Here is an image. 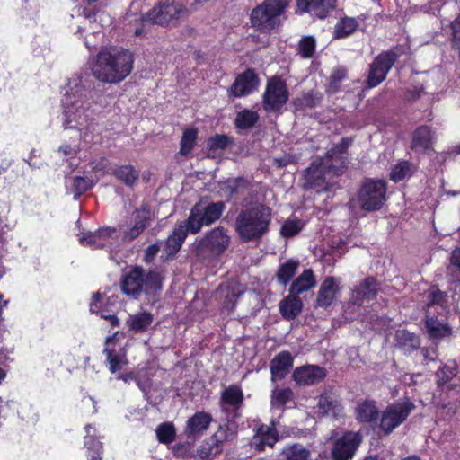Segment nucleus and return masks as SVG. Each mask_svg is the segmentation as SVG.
Masks as SVG:
<instances>
[{
    "mask_svg": "<svg viewBox=\"0 0 460 460\" xmlns=\"http://www.w3.org/2000/svg\"><path fill=\"white\" fill-rule=\"evenodd\" d=\"M97 91L81 75H73L64 87L62 99V126L66 130H75L79 140H93L92 123Z\"/></svg>",
    "mask_w": 460,
    "mask_h": 460,
    "instance_id": "nucleus-1",
    "label": "nucleus"
},
{
    "mask_svg": "<svg viewBox=\"0 0 460 460\" xmlns=\"http://www.w3.org/2000/svg\"><path fill=\"white\" fill-rule=\"evenodd\" d=\"M225 208L223 202L200 201L190 210L186 221L178 223L172 233L164 243L162 258L170 260L181 249L188 233L197 234L204 226H209L217 220Z\"/></svg>",
    "mask_w": 460,
    "mask_h": 460,
    "instance_id": "nucleus-2",
    "label": "nucleus"
},
{
    "mask_svg": "<svg viewBox=\"0 0 460 460\" xmlns=\"http://www.w3.org/2000/svg\"><path fill=\"white\" fill-rule=\"evenodd\" d=\"M134 63L133 54L119 47L102 48L93 58V75L104 84H118L129 75Z\"/></svg>",
    "mask_w": 460,
    "mask_h": 460,
    "instance_id": "nucleus-3",
    "label": "nucleus"
},
{
    "mask_svg": "<svg viewBox=\"0 0 460 460\" xmlns=\"http://www.w3.org/2000/svg\"><path fill=\"white\" fill-rule=\"evenodd\" d=\"M350 143V139L343 138L324 158L314 160L305 171V187L316 189L317 191L329 190L335 183L333 178L343 172L341 167L332 164L331 158L343 153Z\"/></svg>",
    "mask_w": 460,
    "mask_h": 460,
    "instance_id": "nucleus-4",
    "label": "nucleus"
},
{
    "mask_svg": "<svg viewBox=\"0 0 460 460\" xmlns=\"http://www.w3.org/2000/svg\"><path fill=\"white\" fill-rule=\"evenodd\" d=\"M271 221V209L262 204L242 211L236 219V231L245 241L261 237L269 230Z\"/></svg>",
    "mask_w": 460,
    "mask_h": 460,
    "instance_id": "nucleus-5",
    "label": "nucleus"
},
{
    "mask_svg": "<svg viewBox=\"0 0 460 460\" xmlns=\"http://www.w3.org/2000/svg\"><path fill=\"white\" fill-rule=\"evenodd\" d=\"M162 280L160 273L150 271L145 275L141 268L136 267L124 276L121 289L134 297L140 293L151 295L162 288Z\"/></svg>",
    "mask_w": 460,
    "mask_h": 460,
    "instance_id": "nucleus-6",
    "label": "nucleus"
},
{
    "mask_svg": "<svg viewBox=\"0 0 460 460\" xmlns=\"http://www.w3.org/2000/svg\"><path fill=\"white\" fill-rule=\"evenodd\" d=\"M189 15L186 6L177 0H161L141 17L143 23L176 25Z\"/></svg>",
    "mask_w": 460,
    "mask_h": 460,
    "instance_id": "nucleus-7",
    "label": "nucleus"
},
{
    "mask_svg": "<svg viewBox=\"0 0 460 460\" xmlns=\"http://www.w3.org/2000/svg\"><path fill=\"white\" fill-rule=\"evenodd\" d=\"M287 5V0H265L251 13L252 26L260 31L273 29L278 23L279 16L284 12Z\"/></svg>",
    "mask_w": 460,
    "mask_h": 460,
    "instance_id": "nucleus-8",
    "label": "nucleus"
},
{
    "mask_svg": "<svg viewBox=\"0 0 460 460\" xmlns=\"http://www.w3.org/2000/svg\"><path fill=\"white\" fill-rule=\"evenodd\" d=\"M386 185L382 180H367L358 192V200L363 209L375 211L385 201Z\"/></svg>",
    "mask_w": 460,
    "mask_h": 460,
    "instance_id": "nucleus-9",
    "label": "nucleus"
},
{
    "mask_svg": "<svg viewBox=\"0 0 460 460\" xmlns=\"http://www.w3.org/2000/svg\"><path fill=\"white\" fill-rule=\"evenodd\" d=\"M413 409V403L408 400L387 406L380 415V429L390 434L407 419Z\"/></svg>",
    "mask_w": 460,
    "mask_h": 460,
    "instance_id": "nucleus-10",
    "label": "nucleus"
},
{
    "mask_svg": "<svg viewBox=\"0 0 460 460\" xmlns=\"http://www.w3.org/2000/svg\"><path fill=\"white\" fill-rule=\"evenodd\" d=\"M229 237L221 227H216L206 234L197 243L196 251L199 256L218 255L226 250Z\"/></svg>",
    "mask_w": 460,
    "mask_h": 460,
    "instance_id": "nucleus-11",
    "label": "nucleus"
},
{
    "mask_svg": "<svg viewBox=\"0 0 460 460\" xmlns=\"http://www.w3.org/2000/svg\"><path fill=\"white\" fill-rule=\"evenodd\" d=\"M119 333L114 332L106 338L103 353L106 357L108 368L111 374L120 371L128 364L125 348L118 343Z\"/></svg>",
    "mask_w": 460,
    "mask_h": 460,
    "instance_id": "nucleus-12",
    "label": "nucleus"
},
{
    "mask_svg": "<svg viewBox=\"0 0 460 460\" xmlns=\"http://www.w3.org/2000/svg\"><path fill=\"white\" fill-rule=\"evenodd\" d=\"M288 100V93L284 81L279 78L269 80L263 95V107L267 111L280 109Z\"/></svg>",
    "mask_w": 460,
    "mask_h": 460,
    "instance_id": "nucleus-13",
    "label": "nucleus"
},
{
    "mask_svg": "<svg viewBox=\"0 0 460 460\" xmlns=\"http://www.w3.org/2000/svg\"><path fill=\"white\" fill-rule=\"evenodd\" d=\"M362 441L359 432H346L337 439L332 449V460H349Z\"/></svg>",
    "mask_w": 460,
    "mask_h": 460,
    "instance_id": "nucleus-14",
    "label": "nucleus"
},
{
    "mask_svg": "<svg viewBox=\"0 0 460 460\" xmlns=\"http://www.w3.org/2000/svg\"><path fill=\"white\" fill-rule=\"evenodd\" d=\"M396 55L393 52L380 54L372 63L367 84L369 87H375L383 82L396 60Z\"/></svg>",
    "mask_w": 460,
    "mask_h": 460,
    "instance_id": "nucleus-15",
    "label": "nucleus"
},
{
    "mask_svg": "<svg viewBox=\"0 0 460 460\" xmlns=\"http://www.w3.org/2000/svg\"><path fill=\"white\" fill-rule=\"evenodd\" d=\"M377 289L376 281L373 278L365 279L358 287L353 289L349 306L353 310L360 306H367L374 300Z\"/></svg>",
    "mask_w": 460,
    "mask_h": 460,
    "instance_id": "nucleus-16",
    "label": "nucleus"
},
{
    "mask_svg": "<svg viewBox=\"0 0 460 460\" xmlns=\"http://www.w3.org/2000/svg\"><path fill=\"white\" fill-rule=\"evenodd\" d=\"M340 278L327 277L320 285L316 297V305L323 308L331 306L341 290Z\"/></svg>",
    "mask_w": 460,
    "mask_h": 460,
    "instance_id": "nucleus-17",
    "label": "nucleus"
},
{
    "mask_svg": "<svg viewBox=\"0 0 460 460\" xmlns=\"http://www.w3.org/2000/svg\"><path fill=\"white\" fill-rule=\"evenodd\" d=\"M296 4L300 13H309L323 19L334 9L336 0H296Z\"/></svg>",
    "mask_w": 460,
    "mask_h": 460,
    "instance_id": "nucleus-18",
    "label": "nucleus"
},
{
    "mask_svg": "<svg viewBox=\"0 0 460 460\" xmlns=\"http://www.w3.org/2000/svg\"><path fill=\"white\" fill-rule=\"evenodd\" d=\"M258 87V78L253 71L247 70L238 75L232 86L230 93L234 97H242L252 93Z\"/></svg>",
    "mask_w": 460,
    "mask_h": 460,
    "instance_id": "nucleus-19",
    "label": "nucleus"
},
{
    "mask_svg": "<svg viewBox=\"0 0 460 460\" xmlns=\"http://www.w3.org/2000/svg\"><path fill=\"white\" fill-rule=\"evenodd\" d=\"M98 0H87V4L84 9L83 18L90 23H98L101 27L110 25L111 17L110 13L103 9V1L96 4Z\"/></svg>",
    "mask_w": 460,
    "mask_h": 460,
    "instance_id": "nucleus-20",
    "label": "nucleus"
},
{
    "mask_svg": "<svg viewBox=\"0 0 460 460\" xmlns=\"http://www.w3.org/2000/svg\"><path fill=\"white\" fill-rule=\"evenodd\" d=\"M326 376L324 368L307 365L295 369L293 372L294 380L300 385H309L323 380Z\"/></svg>",
    "mask_w": 460,
    "mask_h": 460,
    "instance_id": "nucleus-21",
    "label": "nucleus"
},
{
    "mask_svg": "<svg viewBox=\"0 0 460 460\" xmlns=\"http://www.w3.org/2000/svg\"><path fill=\"white\" fill-rule=\"evenodd\" d=\"M314 413L319 417L330 415L334 419H338L343 416V408L341 404L330 394H323L318 399Z\"/></svg>",
    "mask_w": 460,
    "mask_h": 460,
    "instance_id": "nucleus-22",
    "label": "nucleus"
},
{
    "mask_svg": "<svg viewBox=\"0 0 460 460\" xmlns=\"http://www.w3.org/2000/svg\"><path fill=\"white\" fill-rule=\"evenodd\" d=\"M84 447L88 451L89 460H101L102 443L98 439V430L94 425L87 424L84 427Z\"/></svg>",
    "mask_w": 460,
    "mask_h": 460,
    "instance_id": "nucleus-23",
    "label": "nucleus"
},
{
    "mask_svg": "<svg viewBox=\"0 0 460 460\" xmlns=\"http://www.w3.org/2000/svg\"><path fill=\"white\" fill-rule=\"evenodd\" d=\"M276 423L272 421L270 426H261L252 438V445L258 450H264L266 447H272L278 439L275 429Z\"/></svg>",
    "mask_w": 460,
    "mask_h": 460,
    "instance_id": "nucleus-24",
    "label": "nucleus"
},
{
    "mask_svg": "<svg viewBox=\"0 0 460 460\" xmlns=\"http://www.w3.org/2000/svg\"><path fill=\"white\" fill-rule=\"evenodd\" d=\"M434 141V132L430 128L422 126L418 128L413 133L411 148L418 153H423L432 148Z\"/></svg>",
    "mask_w": 460,
    "mask_h": 460,
    "instance_id": "nucleus-25",
    "label": "nucleus"
},
{
    "mask_svg": "<svg viewBox=\"0 0 460 460\" xmlns=\"http://www.w3.org/2000/svg\"><path fill=\"white\" fill-rule=\"evenodd\" d=\"M155 373V366L146 362L145 364H139L135 370V382L137 387L147 395L152 388V377Z\"/></svg>",
    "mask_w": 460,
    "mask_h": 460,
    "instance_id": "nucleus-26",
    "label": "nucleus"
},
{
    "mask_svg": "<svg viewBox=\"0 0 460 460\" xmlns=\"http://www.w3.org/2000/svg\"><path fill=\"white\" fill-rule=\"evenodd\" d=\"M94 184H96V177L90 179L84 173V176H70L65 182L66 191L75 194V198L90 190Z\"/></svg>",
    "mask_w": 460,
    "mask_h": 460,
    "instance_id": "nucleus-27",
    "label": "nucleus"
},
{
    "mask_svg": "<svg viewBox=\"0 0 460 460\" xmlns=\"http://www.w3.org/2000/svg\"><path fill=\"white\" fill-rule=\"evenodd\" d=\"M293 358L288 352L278 354L270 363L272 380L282 379L290 370Z\"/></svg>",
    "mask_w": 460,
    "mask_h": 460,
    "instance_id": "nucleus-28",
    "label": "nucleus"
},
{
    "mask_svg": "<svg viewBox=\"0 0 460 460\" xmlns=\"http://www.w3.org/2000/svg\"><path fill=\"white\" fill-rule=\"evenodd\" d=\"M211 420L212 418L209 414L205 412H197L187 421L185 429L187 437L190 438L202 433L208 428Z\"/></svg>",
    "mask_w": 460,
    "mask_h": 460,
    "instance_id": "nucleus-29",
    "label": "nucleus"
},
{
    "mask_svg": "<svg viewBox=\"0 0 460 460\" xmlns=\"http://www.w3.org/2000/svg\"><path fill=\"white\" fill-rule=\"evenodd\" d=\"M355 416L361 423H371L376 421L378 416V410L374 401H363L358 403L355 409Z\"/></svg>",
    "mask_w": 460,
    "mask_h": 460,
    "instance_id": "nucleus-30",
    "label": "nucleus"
},
{
    "mask_svg": "<svg viewBox=\"0 0 460 460\" xmlns=\"http://www.w3.org/2000/svg\"><path fill=\"white\" fill-rule=\"evenodd\" d=\"M154 321V316L146 311L130 314L126 321L127 326L134 332H143L148 329Z\"/></svg>",
    "mask_w": 460,
    "mask_h": 460,
    "instance_id": "nucleus-31",
    "label": "nucleus"
},
{
    "mask_svg": "<svg viewBox=\"0 0 460 460\" xmlns=\"http://www.w3.org/2000/svg\"><path fill=\"white\" fill-rule=\"evenodd\" d=\"M135 224L128 228L122 237L123 240L131 241L137 237L146 226V222L150 218V213L146 209H138L135 212Z\"/></svg>",
    "mask_w": 460,
    "mask_h": 460,
    "instance_id": "nucleus-32",
    "label": "nucleus"
},
{
    "mask_svg": "<svg viewBox=\"0 0 460 460\" xmlns=\"http://www.w3.org/2000/svg\"><path fill=\"white\" fill-rule=\"evenodd\" d=\"M303 303L296 296H288L279 303V311L287 320L295 319L302 311Z\"/></svg>",
    "mask_w": 460,
    "mask_h": 460,
    "instance_id": "nucleus-33",
    "label": "nucleus"
},
{
    "mask_svg": "<svg viewBox=\"0 0 460 460\" xmlns=\"http://www.w3.org/2000/svg\"><path fill=\"white\" fill-rule=\"evenodd\" d=\"M315 286V278L312 270H305L296 279L290 288L292 295H299Z\"/></svg>",
    "mask_w": 460,
    "mask_h": 460,
    "instance_id": "nucleus-34",
    "label": "nucleus"
},
{
    "mask_svg": "<svg viewBox=\"0 0 460 460\" xmlns=\"http://www.w3.org/2000/svg\"><path fill=\"white\" fill-rule=\"evenodd\" d=\"M103 296L100 292H96L93 295L92 301L90 303V311L93 314H98L102 318L110 321L111 326H118L119 320L114 314H107L105 310L102 309Z\"/></svg>",
    "mask_w": 460,
    "mask_h": 460,
    "instance_id": "nucleus-35",
    "label": "nucleus"
},
{
    "mask_svg": "<svg viewBox=\"0 0 460 460\" xmlns=\"http://www.w3.org/2000/svg\"><path fill=\"white\" fill-rule=\"evenodd\" d=\"M426 329L429 335L432 339H440L447 337L451 334V329L447 324L443 323L432 317L427 318Z\"/></svg>",
    "mask_w": 460,
    "mask_h": 460,
    "instance_id": "nucleus-36",
    "label": "nucleus"
},
{
    "mask_svg": "<svg viewBox=\"0 0 460 460\" xmlns=\"http://www.w3.org/2000/svg\"><path fill=\"white\" fill-rule=\"evenodd\" d=\"M358 23L355 18L344 17L334 27L333 36L336 39L346 38L352 34Z\"/></svg>",
    "mask_w": 460,
    "mask_h": 460,
    "instance_id": "nucleus-37",
    "label": "nucleus"
},
{
    "mask_svg": "<svg viewBox=\"0 0 460 460\" xmlns=\"http://www.w3.org/2000/svg\"><path fill=\"white\" fill-rule=\"evenodd\" d=\"M113 174L116 178L123 181L128 186H133L138 180V172L129 164L120 165L117 167Z\"/></svg>",
    "mask_w": 460,
    "mask_h": 460,
    "instance_id": "nucleus-38",
    "label": "nucleus"
},
{
    "mask_svg": "<svg viewBox=\"0 0 460 460\" xmlns=\"http://www.w3.org/2000/svg\"><path fill=\"white\" fill-rule=\"evenodd\" d=\"M100 248H107L112 251L113 247L119 243V233L116 228H100Z\"/></svg>",
    "mask_w": 460,
    "mask_h": 460,
    "instance_id": "nucleus-39",
    "label": "nucleus"
},
{
    "mask_svg": "<svg viewBox=\"0 0 460 460\" xmlns=\"http://www.w3.org/2000/svg\"><path fill=\"white\" fill-rule=\"evenodd\" d=\"M282 460H309L310 452L302 445L294 444L283 448Z\"/></svg>",
    "mask_w": 460,
    "mask_h": 460,
    "instance_id": "nucleus-40",
    "label": "nucleus"
},
{
    "mask_svg": "<svg viewBox=\"0 0 460 460\" xmlns=\"http://www.w3.org/2000/svg\"><path fill=\"white\" fill-rule=\"evenodd\" d=\"M107 168V161L105 158H97L90 162L85 165L84 173L87 175L90 179H93L96 177V183L101 179L102 176L105 174Z\"/></svg>",
    "mask_w": 460,
    "mask_h": 460,
    "instance_id": "nucleus-41",
    "label": "nucleus"
},
{
    "mask_svg": "<svg viewBox=\"0 0 460 460\" xmlns=\"http://www.w3.org/2000/svg\"><path fill=\"white\" fill-rule=\"evenodd\" d=\"M243 399V392L241 388L236 385L226 388L221 397L223 407H225V405L238 407L242 403Z\"/></svg>",
    "mask_w": 460,
    "mask_h": 460,
    "instance_id": "nucleus-42",
    "label": "nucleus"
},
{
    "mask_svg": "<svg viewBox=\"0 0 460 460\" xmlns=\"http://www.w3.org/2000/svg\"><path fill=\"white\" fill-rule=\"evenodd\" d=\"M395 341L398 346L405 349H415L420 345L418 337L405 330L396 332Z\"/></svg>",
    "mask_w": 460,
    "mask_h": 460,
    "instance_id": "nucleus-43",
    "label": "nucleus"
},
{
    "mask_svg": "<svg viewBox=\"0 0 460 460\" xmlns=\"http://www.w3.org/2000/svg\"><path fill=\"white\" fill-rule=\"evenodd\" d=\"M412 173V167L411 165L406 162L402 161L395 164L390 173V178L393 181L398 182L401 181L405 180L406 178L410 177Z\"/></svg>",
    "mask_w": 460,
    "mask_h": 460,
    "instance_id": "nucleus-44",
    "label": "nucleus"
},
{
    "mask_svg": "<svg viewBox=\"0 0 460 460\" xmlns=\"http://www.w3.org/2000/svg\"><path fill=\"white\" fill-rule=\"evenodd\" d=\"M259 115L252 110H243L240 111L235 119V124L240 128H252L258 120Z\"/></svg>",
    "mask_w": 460,
    "mask_h": 460,
    "instance_id": "nucleus-45",
    "label": "nucleus"
},
{
    "mask_svg": "<svg viewBox=\"0 0 460 460\" xmlns=\"http://www.w3.org/2000/svg\"><path fill=\"white\" fill-rule=\"evenodd\" d=\"M298 263L295 261H288L283 263L277 273L278 280L283 284L287 285L290 279L295 275Z\"/></svg>",
    "mask_w": 460,
    "mask_h": 460,
    "instance_id": "nucleus-46",
    "label": "nucleus"
},
{
    "mask_svg": "<svg viewBox=\"0 0 460 460\" xmlns=\"http://www.w3.org/2000/svg\"><path fill=\"white\" fill-rule=\"evenodd\" d=\"M156 436L159 442L164 444L172 443L175 438V429L172 423L165 422L156 428Z\"/></svg>",
    "mask_w": 460,
    "mask_h": 460,
    "instance_id": "nucleus-47",
    "label": "nucleus"
},
{
    "mask_svg": "<svg viewBox=\"0 0 460 460\" xmlns=\"http://www.w3.org/2000/svg\"><path fill=\"white\" fill-rule=\"evenodd\" d=\"M77 235L81 245L93 249L100 248V229L94 232H80Z\"/></svg>",
    "mask_w": 460,
    "mask_h": 460,
    "instance_id": "nucleus-48",
    "label": "nucleus"
},
{
    "mask_svg": "<svg viewBox=\"0 0 460 460\" xmlns=\"http://www.w3.org/2000/svg\"><path fill=\"white\" fill-rule=\"evenodd\" d=\"M197 139V131L196 129L190 128L186 129L183 132L181 140V148L180 154L182 155H186L190 153L192 150Z\"/></svg>",
    "mask_w": 460,
    "mask_h": 460,
    "instance_id": "nucleus-49",
    "label": "nucleus"
},
{
    "mask_svg": "<svg viewBox=\"0 0 460 460\" xmlns=\"http://www.w3.org/2000/svg\"><path fill=\"white\" fill-rule=\"evenodd\" d=\"M304 227V222L297 218H288L281 226V234L284 237H293Z\"/></svg>",
    "mask_w": 460,
    "mask_h": 460,
    "instance_id": "nucleus-50",
    "label": "nucleus"
},
{
    "mask_svg": "<svg viewBox=\"0 0 460 460\" xmlns=\"http://www.w3.org/2000/svg\"><path fill=\"white\" fill-rule=\"evenodd\" d=\"M438 384L443 385L456 376V365L455 362L444 365L437 373Z\"/></svg>",
    "mask_w": 460,
    "mask_h": 460,
    "instance_id": "nucleus-51",
    "label": "nucleus"
},
{
    "mask_svg": "<svg viewBox=\"0 0 460 460\" xmlns=\"http://www.w3.org/2000/svg\"><path fill=\"white\" fill-rule=\"evenodd\" d=\"M293 392L289 388L275 389L271 396V405L281 407L292 399Z\"/></svg>",
    "mask_w": 460,
    "mask_h": 460,
    "instance_id": "nucleus-52",
    "label": "nucleus"
},
{
    "mask_svg": "<svg viewBox=\"0 0 460 460\" xmlns=\"http://www.w3.org/2000/svg\"><path fill=\"white\" fill-rule=\"evenodd\" d=\"M315 50V40L313 37H303L299 42V53L305 58H311Z\"/></svg>",
    "mask_w": 460,
    "mask_h": 460,
    "instance_id": "nucleus-53",
    "label": "nucleus"
},
{
    "mask_svg": "<svg viewBox=\"0 0 460 460\" xmlns=\"http://www.w3.org/2000/svg\"><path fill=\"white\" fill-rule=\"evenodd\" d=\"M79 151V146L75 144L74 145H68V144H63L60 146L58 149V154L65 158V159H70L76 155V154Z\"/></svg>",
    "mask_w": 460,
    "mask_h": 460,
    "instance_id": "nucleus-54",
    "label": "nucleus"
},
{
    "mask_svg": "<svg viewBox=\"0 0 460 460\" xmlns=\"http://www.w3.org/2000/svg\"><path fill=\"white\" fill-rule=\"evenodd\" d=\"M451 29L454 48L460 53V14L451 22Z\"/></svg>",
    "mask_w": 460,
    "mask_h": 460,
    "instance_id": "nucleus-55",
    "label": "nucleus"
},
{
    "mask_svg": "<svg viewBox=\"0 0 460 460\" xmlns=\"http://www.w3.org/2000/svg\"><path fill=\"white\" fill-rule=\"evenodd\" d=\"M208 145L210 148L223 149L227 146L228 138L226 136L217 135L208 139Z\"/></svg>",
    "mask_w": 460,
    "mask_h": 460,
    "instance_id": "nucleus-56",
    "label": "nucleus"
},
{
    "mask_svg": "<svg viewBox=\"0 0 460 460\" xmlns=\"http://www.w3.org/2000/svg\"><path fill=\"white\" fill-rule=\"evenodd\" d=\"M240 181L237 179H229L223 183L222 190H225L229 197L237 191Z\"/></svg>",
    "mask_w": 460,
    "mask_h": 460,
    "instance_id": "nucleus-57",
    "label": "nucleus"
},
{
    "mask_svg": "<svg viewBox=\"0 0 460 460\" xmlns=\"http://www.w3.org/2000/svg\"><path fill=\"white\" fill-rule=\"evenodd\" d=\"M160 249L161 247L158 243L148 246L145 252V261H151L160 251Z\"/></svg>",
    "mask_w": 460,
    "mask_h": 460,
    "instance_id": "nucleus-58",
    "label": "nucleus"
},
{
    "mask_svg": "<svg viewBox=\"0 0 460 460\" xmlns=\"http://www.w3.org/2000/svg\"><path fill=\"white\" fill-rule=\"evenodd\" d=\"M241 292L238 294L226 295V299L225 301L224 308L226 311H232L236 303L237 297Z\"/></svg>",
    "mask_w": 460,
    "mask_h": 460,
    "instance_id": "nucleus-59",
    "label": "nucleus"
},
{
    "mask_svg": "<svg viewBox=\"0 0 460 460\" xmlns=\"http://www.w3.org/2000/svg\"><path fill=\"white\" fill-rule=\"evenodd\" d=\"M275 162L278 164L279 166H285L288 164L294 163L295 159L290 155H283V157L275 158Z\"/></svg>",
    "mask_w": 460,
    "mask_h": 460,
    "instance_id": "nucleus-60",
    "label": "nucleus"
},
{
    "mask_svg": "<svg viewBox=\"0 0 460 460\" xmlns=\"http://www.w3.org/2000/svg\"><path fill=\"white\" fill-rule=\"evenodd\" d=\"M345 243L341 240L339 241L336 246L332 247L334 256L341 257L345 253L346 250L344 248Z\"/></svg>",
    "mask_w": 460,
    "mask_h": 460,
    "instance_id": "nucleus-61",
    "label": "nucleus"
},
{
    "mask_svg": "<svg viewBox=\"0 0 460 460\" xmlns=\"http://www.w3.org/2000/svg\"><path fill=\"white\" fill-rule=\"evenodd\" d=\"M135 378H136L135 371H131V372H128L126 374H121L118 376L119 380H121L126 384H128L130 381H133V380L135 381Z\"/></svg>",
    "mask_w": 460,
    "mask_h": 460,
    "instance_id": "nucleus-62",
    "label": "nucleus"
},
{
    "mask_svg": "<svg viewBox=\"0 0 460 460\" xmlns=\"http://www.w3.org/2000/svg\"><path fill=\"white\" fill-rule=\"evenodd\" d=\"M345 77V71L343 69H338L332 74L333 80H341Z\"/></svg>",
    "mask_w": 460,
    "mask_h": 460,
    "instance_id": "nucleus-63",
    "label": "nucleus"
},
{
    "mask_svg": "<svg viewBox=\"0 0 460 460\" xmlns=\"http://www.w3.org/2000/svg\"><path fill=\"white\" fill-rule=\"evenodd\" d=\"M429 295H432L433 296V298H432V301L431 303H437L440 300V298L442 297V293L438 290H432Z\"/></svg>",
    "mask_w": 460,
    "mask_h": 460,
    "instance_id": "nucleus-64",
    "label": "nucleus"
}]
</instances>
